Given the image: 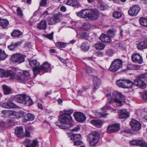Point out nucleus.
<instances>
[{
  "instance_id": "obj_1",
  "label": "nucleus",
  "mask_w": 147,
  "mask_h": 147,
  "mask_svg": "<svg viewBox=\"0 0 147 147\" xmlns=\"http://www.w3.org/2000/svg\"><path fill=\"white\" fill-rule=\"evenodd\" d=\"M73 112L74 111L72 109H64L63 111H60V114H61L58 119L60 123L57 122H56V125L63 129H69L72 127L73 125L72 117L71 115Z\"/></svg>"
},
{
  "instance_id": "obj_2",
  "label": "nucleus",
  "mask_w": 147,
  "mask_h": 147,
  "mask_svg": "<svg viewBox=\"0 0 147 147\" xmlns=\"http://www.w3.org/2000/svg\"><path fill=\"white\" fill-rule=\"evenodd\" d=\"M124 98L123 95L118 92H114L112 94V99L111 100L108 101L106 105L103 108V110L107 109H112L113 111L115 109L113 107H119L123 105V102Z\"/></svg>"
},
{
  "instance_id": "obj_3",
  "label": "nucleus",
  "mask_w": 147,
  "mask_h": 147,
  "mask_svg": "<svg viewBox=\"0 0 147 147\" xmlns=\"http://www.w3.org/2000/svg\"><path fill=\"white\" fill-rule=\"evenodd\" d=\"M123 61L119 59H115L111 63L109 70L115 72L118 70L122 66Z\"/></svg>"
},
{
  "instance_id": "obj_4",
  "label": "nucleus",
  "mask_w": 147,
  "mask_h": 147,
  "mask_svg": "<svg viewBox=\"0 0 147 147\" xmlns=\"http://www.w3.org/2000/svg\"><path fill=\"white\" fill-rule=\"evenodd\" d=\"M99 136L98 133L97 131H94L89 134L88 136V140H89L90 145L94 146L98 142Z\"/></svg>"
},
{
  "instance_id": "obj_5",
  "label": "nucleus",
  "mask_w": 147,
  "mask_h": 147,
  "mask_svg": "<svg viewBox=\"0 0 147 147\" xmlns=\"http://www.w3.org/2000/svg\"><path fill=\"white\" fill-rule=\"evenodd\" d=\"M26 57L25 55H23L20 53L13 54L11 57L12 61L15 63H21L24 61Z\"/></svg>"
},
{
  "instance_id": "obj_6",
  "label": "nucleus",
  "mask_w": 147,
  "mask_h": 147,
  "mask_svg": "<svg viewBox=\"0 0 147 147\" xmlns=\"http://www.w3.org/2000/svg\"><path fill=\"white\" fill-rule=\"evenodd\" d=\"M29 63L33 67V71L34 76H36L39 74V63L36 60H33L29 61Z\"/></svg>"
},
{
  "instance_id": "obj_7",
  "label": "nucleus",
  "mask_w": 147,
  "mask_h": 147,
  "mask_svg": "<svg viewBox=\"0 0 147 147\" xmlns=\"http://www.w3.org/2000/svg\"><path fill=\"white\" fill-rule=\"evenodd\" d=\"M60 22V15L56 14L51 18H49L47 20L48 24L50 25H53Z\"/></svg>"
},
{
  "instance_id": "obj_8",
  "label": "nucleus",
  "mask_w": 147,
  "mask_h": 147,
  "mask_svg": "<svg viewBox=\"0 0 147 147\" xmlns=\"http://www.w3.org/2000/svg\"><path fill=\"white\" fill-rule=\"evenodd\" d=\"M4 76L9 77L10 79H12L15 78V74L11 71H7L5 72L4 69H0V77L2 78Z\"/></svg>"
},
{
  "instance_id": "obj_9",
  "label": "nucleus",
  "mask_w": 147,
  "mask_h": 147,
  "mask_svg": "<svg viewBox=\"0 0 147 147\" xmlns=\"http://www.w3.org/2000/svg\"><path fill=\"white\" fill-rule=\"evenodd\" d=\"M140 8L137 5H135L131 7L128 11L129 14L132 16H135L138 14Z\"/></svg>"
},
{
  "instance_id": "obj_10",
  "label": "nucleus",
  "mask_w": 147,
  "mask_h": 147,
  "mask_svg": "<svg viewBox=\"0 0 147 147\" xmlns=\"http://www.w3.org/2000/svg\"><path fill=\"white\" fill-rule=\"evenodd\" d=\"M133 83V85L138 86L141 88L144 89L146 87V84L139 76L136 77Z\"/></svg>"
},
{
  "instance_id": "obj_11",
  "label": "nucleus",
  "mask_w": 147,
  "mask_h": 147,
  "mask_svg": "<svg viewBox=\"0 0 147 147\" xmlns=\"http://www.w3.org/2000/svg\"><path fill=\"white\" fill-rule=\"evenodd\" d=\"M73 115L76 120L78 122H83L86 119L85 115L80 112H75Z\"/></svg>"
},
{
  "instance_id": "obj_12",
  "label": "nucleus",
  "mask_w": 147,
  "mask_h": 147,
  "mask_svg": "<svg viewBox=\"0 0 147 147\" xmlns=\"http://www.w3.org/2000/svg\"><path fill=\"white\" fill-rule=\"evenodd\" d=\"M13 123L12 121L9 119L5 121H0V130L2 131L7 127H10Z\"/></svg>"
},
{
  "instance_id": "obj_13",
  "label": "nucleus",
  "mask_w": 147,
  "mask_h": 147,
  "mask_svg": "<svg viewBox=\"0 0 147 147\" xmlns=\"http://www.w3.org/2000/svg\"><path fill=\"white\" fill-rule=\"evenodd\" d=\"M130 125L133 130L136 131L139 130L141 127L140 123L135 120H133L130 121Z\"/></svg>"
},
{
  "instance_id": "obj_14",
  "label": "nucleus",
  "mask_w": 147,
  "mask_h": 147,
  "mask_svg": "<svg viewBox=\"0 0 147 147\" xmlns=\"http://www.w3.org/2000/svg\"><path fill=\"white\" fill-rule=\"evenodd\" d=\"M89 18L91 20H95L99 18L100 14L98 11L96 9H92L89 10Z\"/></svg>"
},
{
  "instance_id": "obj_15",
  "label": "nucleus",
  "mask_w": 147,
  "mask_h": 147,
  "mask_svg": "<svg viewBox=\"0 0 147 147\" xmlns=\"http://www.w3.org/2000/svg\"><path fill=\"white\" fill-rule=\"evenodd\" d=\"M71 139L75 140L74 142V146H78L81 144L82 143L81 141V136L79 134H76L73 135L71 137Z\"/></svg>"
},
{
  "instance_id": "obj_16",
  "label": "nucleus",
  "mask_w": 147,
  "mask_h": 147,
  "mask_svg": "<svg viewBox=\"0 0 147 147\" xmlns=\"http://www.w3.org/2000/svg\"><path fill=\"white\" fill-rule=\"evenodd\" d=\"M120 129L119 125L117 124H113L107 128V132L109 134L118 131Z\"/></svg>"
},
{
  "instance_id": "obj_17",
  "label": "nucleus",
  "mask_w": 147,
  "mask_h": 147,
  "mask_svg": "<svg viewBox=\"0 0 147 147\" xmlns=\"http://www.w3.org/2000/svg\"><path fill=\"white\" fill-rule=\"evenodd\" d=\"M38 143L37 139L33 140L32 143H31V141L28 139L26 140L24 142L26 147H36Z\"/></svg>"
},
{
  "instance_id": "obj_18",
  "label": "nucleus",
  "mask_w": 147,
  "mask_h": 147,
  "mask_svg": "<svg viewBox=\"0 0 147 147\" xmlns=\"http://www.w3.org/2000/svg\"><path fill=\"white\" fill-rule=\"evenodd\" d=\"M132 61L134 62L139 64L142 63V57L139 54L135 53L133 54L131 56Z\"/></svg>"
},
{
  "instance_id": "obj_19",
  "label": "nucleus",
  "mask_w": 147,
  "mask_h": 147,
  "mask_svg": "<svg viewBox=\"0 0 147 147\" xmlns=\"http://www.w3.org/2000/svg\"><path fill=\"white\" fill-rule=\"evenodd\" d=\"M90 10L84 9L79 12L76 13V15L79 17L83 18L88 17L89 18V14L90 13Z\"/></svg>"
},
{
  "instance_id": "obj_20",
  "label": "nucleus",
  "mask_w": 147,
  "mask_h": 147,
  "mask_svg": "<svg viewBox=\"0 0 147 147\" xmlns=\"http://www.w3.org/2000/svg\"><path fill=\"white\" fill-rule=\"evenodd\" d=\"M1 105L2 107L7 109L15 108L17 107L16 104L11 102L1 103Z\"/></svg>"
},
{
  "instance_id": "obj_21",
  "label": "nucleus",
  "mask_w": 147,
  "mask_h": 147,
  "mask_svg": "<svg viewBox=\"0 0 147 147\" xmlns=\"http://www.w3.org/2000/svg\"><path fill=\"white\" fill-rule=\"evenodd\" d=\"M15 133L18 137L22 138L24 136L23 129L22 127H16L15 129Z\"/></svg>"
},
{
  "instance_id": "obj_22",
  "label": "nucleus",
  "mask_w": 147,
  "mask_h": 147,
  "mask_svg": "<svg viewBox=\"0 0 147 147\" xmlns=\"http://www.w3.org/2000/svg\"><path fill=\"white\" fill-rule=\"evenodd\" d=\"M137 47L138 50H140L147 49V40L140 42L137 45Z\"/></svg>"
},
{
  "instance_id": "obj_23",
  "label": "nucleus",
  "mask_w": 147,
  "mask_h": 147,
  "mask_svg": "<svg viewBox=\"0 0 147 147\" xmlns=\"http://www.w3.org/2000/svg\"><path fill=\"white\" fill-rule=\"evenodd\" d=\"M93 81L94 86L93 90L94 91H95L98 88L100 85V82L99 78L96 76L93 78Z\"/></svg>"
},
{
  "instance_id": "obj_24",
  "label": "nucleus",
  "mask_w": 147,
  "mask_h": 147,
  "mask_svg": "<svg viewBox=\"0 0 147 147\" xmlns=\"http://www.w3.org/2000/svg\"><path fill=\"white\" fill-rule=\"evenodd\" d=\"M101 41L105 43H109L111 41V38L107 35L102 34L100 37Z\"/></svg>"
},
{
  "instance_id": "obj_25",
  "label": "nucleus",
  "mask_w": 147,
  "mask_h": 147,
  "mask_svg": "<svg viewBox=\"0 0 147 147\" xmlns=\"http://www.w3.org/2000/svg\"><path fill=\"white\" fill-rule=\"evenodd\" d=\"M50 64L48 62H45L43 63L42 65L39 66V73L41 70H46V72H48V71L47 69L50 68Z\"/></svg>"
},
{
  "instance_id": "obj_26",
  "label": "nucleus",
  "mask_w": 147,
  "mask_h": 147,
  "mask_svg": "<svg viewBox=\"0 0 147 147\" xmlns=\"http://www.w3.org/2000/svg\"><path fill=\"white\" fill-rule=\"evenodd\" d=\"M90 122L93 125L98 127H100L103 123V121L100 120H93Z\"/></svg>"
},
{
  "instance_id": "obj_27",
  "label": "nucleus",
  "mask_w": 147,
  "mask_h": 147,
  "mask_svg": "<svg viewBox=\"0 0 147 147\" xmlns=\"http://www.w3.org/2000/svg\"><path fill=\"white\" fill-rule=\"evenodd\" d=\"M129 116V114L126 109H124L121 111L119 115V118L121 119L126 118Z\"/></svg>"
},
{
  "instance_id": "obj_28",
  "label": "nucleus",
  "mask_w": 147,
  "mask_h": 147,
  "mask_svg": "<svg viewBox=\"0 0 147 147\" xmlns=\"http://www.w3.org/2000/svg\"><path fill=\"white\" fill-rule=\"evenodd\" d=\"M26 95H17L14 97V99L18 103H23L24 99H25V97Z\"/></svg>"
},
{
  "instance_id": "obj_29",
  "label": "nucleus",
  "mask_w": 147,
  "mask_h": 147,
  "mask_svg": "<svg viewBox=\"0 0 147 147\" xmlns=\"http://www.w3.org/2000/svg\"><path fill=\"white\" fill-rule=\"evenodd\" d=\"M22 43L21 41H19L16 43L12 42L11 45L8 46V47L11 51H13L18 46L21 45Z\"/></svg>"
},
{
  "instance_id": "obj_30",
  "label": "nucleus",
  "mask_w": 147,
  "mask_h": 147,
  "mask_svg": "<svg viewBox=\"0 0 147 147\" xmlns=\"http://www.w3.org/2000/svg\"><path fill=\"white\" fill-rule=\"evenodd\" d=\"M32 103L33 101L30 97L26 95L25 96L23 104L27 106H30L32 105Z\"/></svg>"
},
{
  "instance_id": "obj_31",
  "label": "nucleus",
  "mask_w": 147,
  "mask_h": 147,
  "mask_svg": "<svg viewBox=\"0 0 147 147\" xmlns=\"http://www.w3.org/2000/svg\"><path fill=\"white\" fill-rule=\"evenodd\" d=\"M47 27V22L45 20L41 21L38 24L37 28L41 30H45Z\"/></svg>"
},
{
  "instance_id": "obj_32",
  "label": "nucleus",
  "mask_w": 147,
  "mask_h": 147,
  "mask_svg": "<svg viewBox=\"0 0 147 147\" xmlns=\"http://www.w3.org/2000/svg\"><path fill=\"white\" fill-rule=\"evenodd\" d=\"M25 113L22 111L18 112L13 111V115L15 116L16 118H20L23 116H25Z\"/></svg>"
},
{
  "instance_id": "obj_33",
  "label": "nucleus",
  "mask_w": 147,
  "mask_h": 147,
  "mask_svg": "<svg viewBox=\"0 0 147 147\" xmlns=\"http://www.w3.org/2000/svg\"><path fill=\"white\" fill-rule=\"evenodd\" d=\"M123 88H131L133 85V83L129 80H125Z\"/></svg>"
},
{
  "instance_id": "obj_34",
  "label": "nucleus",
  "mask_w": 147,
  "mask_h": 147,
  "mask_svg": "<svg viewBox=\"0 0 147 147\" xmlns=\"http://www.w3.org/2000/svg\"><path fill=\"white\" fill-rule=\"evenodd\" d=\"M16 78L20 82H21L23 83H24V82L28 80L26 79V78L22 74H20L16 76Z\"/></svg>"
},
{
  "instance_id": "obj_35",
  "label": "nucleus",
  "mask_w": 147,
  "mask_h": 147,
  "mask_svg": "<svg viewBox=\"0 0 147 147\" xmlns=\"http://www.w3.org/2000/svg\"><path fill=\"white\" fill-rule=\"evenodd\" d=\"M142 143H144V141L134 140L130 141L129 144L134 146H140V147L141 145L143 144Z\"/></svg>"
},
{
  "instance_id": "obj_36",
  "label": "nucleus",
  "mask_w": 147,
  "mask_h": 147,
  "mask_svg": "<svg viewBox=\"0 0 147 147\" xmlns=\"http://www.w3.org/2000/svg\"><path fill=\"white\" fill-rule=\"evenodd\" d=\"M138 115L141 116L144 121H147V116L145 115L146 111L143 110H140L138 111Z\"/></svg>"
},
{
  "instance_id": "obj_37",
  "label": "nucleus",
  "mask_w": 147,
  "mask_h": 147,
  "mask_svg": "<svg viewBox=\"0 0 147 147\" xmlns=\"http://www.w3.org/2000/svg\"><path fill=\"white\" fill-rule=\"evenodd\" d=\"M8 21L5 19H0V25L3 28H5L9 24Z\"/></svg>"
},
{
  "instance_id": "obj_38",
  "label": "nucleus",
  "mask_w": 147,
  "mask_h": 147,
  "mask_svg": "<svg viewBox=\"0 0 147 147\" xmlns=\"http://www.w3.org/2000/svg\"><path fill=\"white\" fill-rule=\"evenodd\" d=\"M93 47L96 50H102L104 49L105 47V46L104 44L102 43H98L96 44Z\"/></svg>"
},
{
  "instance_id": "obj_39",
  "label": "nucleus",
  "mask_w": 147,
  "mask_h": 147,
  "mask_svg": "<svg viewBox=\"0 0 147 147\" xmlns=\"http://www.w3.org/2000/svg\"><path fill=\"white\" fill-rule=\"evenodd\" d=\"M139 21L141 26L147 27V18L142 17L140 18Z\"/></svg>"
},
{
  "instance_id": "obj_40",
  "label": "nucleus",
  "mask_w": 147,
  "mask_h": 147,
  "mask_svg": "<svg viewBox=\"0 0 147 147\" xmlns=\"http://www.w3.org/2000/svg\"><path fill=\"white\" fill-rule=\"evenodd\" d=\"M80 48L82 50L84 51H87L90 48L88 44L86 42L82 43L81 45Z\"/></svg>"
},
{
  "instance_id": "obj_41",
  "label": "nucleus",
  "mask_w": 147,
  "mask_h": 147,
  "mask_svg": "<svg viewBox=\"0 0 147 147\" xmlns=\"http://www.w3.org/2000/svg\"><path fill=\"white\" fill-rule=\"evenodd\" d=\"M25 119L27 121H32L34 119V116L32 114L28 113L26 114Z\"/></svg>"
},
{
  "instance_id": "obj_42",
  "label": "nucleus",
  "mask_w": 147,
  "mask_h": 147,
  "mask_svg": "<svg viewBox=\"0 0 147 147\" xmlns=\"http://www.w3.org/2000/svg\"><path fill=\"white\" fill-rule=\"evenodd\" d=\"M22 34V33L19 30H15L11 33V36L13 37H18Z\"/></svg>"
},
{
  "instance_id": "obj_43",
  "label": "nucleus",
  "mask_w": 147,
  "mask_h": 147,
  "mask_svg": "<svg viewBox=\"0 0 147 147\" xmlns=\"http://www.w3.org/2000/svg\"><path fill=\"white\" fill-rule=\"evenodd\" d=\"M67 5L74 7L78 4L77 0H68L66 2Z\"/></svg>"
},
{
  "instance_id": "obj_44",
  "label": "nucleus",
  "mask_w": 147,
  "mask_h": 147,
  "mask_svg": "<svg viewBox=\"0 0 147 147\" xmlns=\"http://www.w3.org/2000/svg\"><path fill=\"white\" fill-rule=\"evenodd\" d=\"M125 81V80L123 79L117 80L116 82V84L119 87L123 88Z\"/></svg>"
},
{
  "instance_id": "obj_45",
  "label": "nucleus",
  "mask_w": 147,
  "mask_h": 147,
  "mask_svg": "<svg viewBox=\"0 0 147 147\" xmlns=\"http://www.w3.org/2000/svg\"><path fill=\"white\" fill-rule=\"evenodd\" d=\"M7 57V55L5 51L2 49H0V60H4Z\"/></svg>"
},
{
  "instance_id": "obj_46",
  "label": "nucleus",
  "mask_w": 147,
  "mask_h": 147,
  "mask_svg": "<svg viewBox=\"0 0 147 147\" xmlns=\"http://www.w3.org/2000/svg\"><path fill=\"white\" fill-rule=\"evenodd\" d=\"M69 43H65L64 42H57L55 45L56 46L59 48H64Z\"/></svg>"
},
{
  "instance_id": "obj_47",
  "label": "nucleus",
  "mask_w": 147,
  "mask_h": 147,
  "mask_svg": "<svg viewBox=\"0 0 147 147\" xmlns=\"http://www.w3.org/2000/svg\"><path fill=\"white\" fill-rule=\"evenodd\" d=\"M3 89L4 90V94H9L11 91V90L8 88L6 85H4L3 86Z\"/></svg>"
},
{
  "instance_id": "obj_48",
  "label": "nucleus",
  "mask_w": 147,
  "mask_h": 147,
  "mask_svg": "<svg viewBox=\"0 0 147 147\" xmlns=\"http://www.w3.org/2000/svg\"><path fill=\"white\" fill-rule=\"evenodd\" d=\"M80 38L82 39H87L89 36L88 34L86 32H82L81 34H79Z\"/></svg>"
},
{
  "instance_id": "obj_49",
  "label": "nucleus",
  "mask_w": 147,
  "mask_h": 147,
  "mask_svg": "<svg viewBox=\"0 0 147 147\" xmlns=\"http://www.w3.org/2000/svg\"><path fill=\"white\" fill-rule=\"evenodd\" d=\"M22 74L24 75L25 77L26 78V79L28 80V79L31 78V77L29 72L26 70L24 71H23Z\"/></svg>"
},
{
  "instance_id": "obj_50",
  "label": "nucleus",
  "mask_w": 147,
  "mask_h": 147,
  "mask_svg": "<svg viewBox=\"0 0 147 147\" xmlns=\"http://www.w3.org/2000/svg\"><path fill=\"white\" fill-rule=\"evenodd\" d=\"M107 98L109 101L111 100L112 99V96L111 95V92L110 90H108L105 92Z\"/></svg>"
},
{
  "instance_id": "obj_51",
  "label": "nucleus",
  "mask_w": 147,
  "mask_h": 147,
  "mask_svg": "<svg viewBox=\"0 0 147 147\" xmlns=\"http://www.w3.org/2000/svg\"><path fill=\"white\" fill-rule=\"evenodd\" d=\"M113 16L116 18L118 19L121 16V14L119 11H114L113 13Z\"/></svg>"
},
{
  "instance_id": "obj_52",
  "label": "nucleus",
  "mask_w": 147,
  "mask_h": 147,
  "mask_svg": "<svg viewBox=\"0 0 147 147\" xmlns=\"http://www.w3.org/2000/svg\"><path fill=\"white\" fill-rule=\"evenodd\" d=\"M13 111H3L1 112L2 113L7 115L8 116L13 115Z\"/></svg>"
},
{
  "instance_id": "obj_53",
  "label": "nucleus",
  "mask_w": 147,
  "mask_h": 147,
  "mask_svg": "<svg viewBox=\"0 0 147 147\" xmlns=\"http://www.w3.org/2000/svg\"><path fill=\"white\" fill-rule=\"evenodd\" d=\"M90 27V26L88 23H84L83 26V28L85 30L89 29Z\"/></svg>"
},
{
  "instance_id": "obj_54",
  "label": "nucleus",
  "mask_w": 147,
  "mask_h": 147,
  "mask_svg": "<svg viewBox=\"0 0 147 147\" xmlns=\"http://www.w3.org/2000/svg\"><path fill=\"white\" fill-rule=\"evenodd\" d=\"M107 34L108 36L110 37H113L115 35V33L114 31L111 30H110L107 32Z\"/></svg>"
},
{
  "instance_id": "obj_55",
  "label": "nucleus",
  "mask_w": 147,
  "mask_h": 147,
  "mask_svg": "<svg viewBox=\"0 0 147 147\" xmlns=\"http://www.w3.org/2000/svg\"><path fill=\"white\" fill-rule=\"evenodd\" d=\"M105 53L107 55L111 56L113 54V51L112 49H109L106 51Z\"/></svg>"
},
{
  "instance_id": "obj_56",
  "label": "nucleus",
  "mask_w": 147,
  "mask_h": 147,
  "mask_svg": "<svg viewBox=\"0 0 147 147\" xmlns=\"http://www.w3.org/2000/svg\"><path fill=\"white\" fill-rule=\"evenodd\" d=\"M54 32H52L51 33L48 34L46 35V37L48 39L51 40L53 39V35Z\"/></svg>"
},
{
  "instance_id": "obj_57",
  "label": "nucleus",
  "mask_w": 147,
  "mask_h": 147,
  "mask_svg": "<svg viewBox=\"0 0 147 147\" xmlns=\"http://www.w3.org/2000/svg\"><path fill=\"white\" fill-rule=\"evenodd\" d=\"M80 129V126H77L74 129H71L72 131L77 132L79 131Z\"/></svg>"
},
{
  "instance_id": "obj_58",
  "label": "nucleus",
  "mask_w": 147,
  "mask_h": 147,
  "mask_svg": "<svg viewBox=\"0 0 147 147\" xmlns=\"http://www.w3.org/2000/svg\"><path fill=\"white\" fill-rule=\"evenodd\" d=\"M142 97L143 99L147 100V91H145L143 93Z\"/></svg>"
},
{
  "instance_id": "obj_59",
  "label": "nucleus",
  "mask_w": 147,
  "mask_h": 147,
  "mask_svg": "<svg viewBox=\"0 0 147 147\" xmlns=\"http://www.w3.org/2000/svg\"><path fill=\"white\" fill-rule=\"evenodd\" d=\"M16 11L17 12L18 14L20 16H23V13L22 11L21 10L20 8L19 7L17 9Z\"/></svg>"
},
{
  "instance_id": "obj_60",
  "label": "nucleus",
  "mask_w": 147,
  "mask_h": 147,
  "mask_svg": "<svg viewBox=\"0 0 147 147\" xmlns=\"http://www.w3.org/2000/svg\"><path fill=\"white\" fill-rule=\"evenodd\" d=\"M139 76L142 79L147 78V73L142 74Z\"/></svg>"
},
{
  "instance_id": "obj_61",
  "label": "nucleus",
  "mask_w": 147,
  "mask_h": 147,
  "mask_svg": "<svg viewBox=\"0 0 147 147\" xmlns=\"http://www.w3.org/2000/svg\"><path fill=\"white\" fill-rule=\"evenodd\" d=\"M121 133H125L127 134H129L130 133L131 131L129 129H126L123 130L121 131Z\"/></svg>"
},
{
  "instance_id": "obj_62",
  "label": "nucleus",
  "mask_w": 147,
  "mask_h": 147,
  "mask_svg": "<svg viewBox=\"0 0 147 147\" xmlns=\"http://www.w3.org/2000/svg\"><path fill=\"white\" fill-rule=\"evenodd\" d=\"M30 132L28 130H26L25 131V133L24 136L26 137H29L30 136Z\"/></svg>"
},
{
  "instance_id": "obj_63",
  "label": "nucleus",
  "mask_w": 147,
  "mask_h": 147,
  "mask_svg": "<svg viewBox=\"0 0 147 147\" xmlns=\"http://www.w3.org/2000/svg\"><path fill=\"white\" fill-rule=\"evenodd\" d=\"M49 14V13H48V11L46 10L44 12L42 15V16H43V17H45L47 15H48Z\"/></svg>"
},
{
  "instance_id": "obj_64",
  "label": "nucleus",
  "mask_w": 147,
  "mask_h": 147,
  "mask_svg": "<svg viewBox=\"0 0 147 147\" xmlns=\"http://www.w3.org/2000/svg\"><path fill=\"white\" fill-rule=\"evenodd\" d=\"M46 0H42L40 3V5L43 6L46 3Z\"/></svg>"
}]
</instances>
